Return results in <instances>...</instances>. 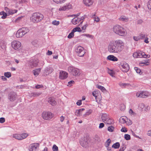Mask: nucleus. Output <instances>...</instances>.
Wrapping results in <instances>:
<instances>
[{"mask_svg":"<svg viewBox=\"0 0 151 151\" xmlns=\"http://www.w3.org/2000/svg\"><path fill=\"white\" fill-rule=\"evenodd\" d=\"M56 4H61L65 2L66 0H52Z\"/></svg>","mask_w":151,"mask_h":151,"instance_id":"nucleus-34","label":"nucleus"},{"mask_svg":"<svg viewBox=\"0 0 151 151\" xmlns=\"http://www.w3.org/2000/svg\"><path fill=\"white\" fill-rule=\"evenodd\" d=\"M43 86L41 85H37L35 86V88L37 89H39L40 88H42Z\"/></svg>","mask_w":151,"mask_h":151,"instance_id":"nucleus-64","label":"nucleus"},{"mask_svg":"<svg viewBox=\"0 0 151 151\" xmlns=\"http://www.w3.org/2000/svg\"><path fill=\"white\" fill-rule=\"evenodd\" d=\"M104 124L103 123H101L99 124V128H102L103 127H104Z\"/></svg>","mask_w":151,"mask_h":151,"instance_id":"nucleus-63","label":"nucleus"},{"mask_svg":"<svg viewBox=\"0 0 151 151\" xmlns=\"http://www.w3.org/2000/svg\"><path fill=\"white\" fill-rule=\"evenodd\" d=\"M108 115L107 114H103L102 115V119L103 122L104 123L108 119Z\"/></svg>","mask_w":151,"mask_h":151,"instance_id":"nucleus-25","label":"nucleus"},{"mask_svg":"<svg viewBox=\"0 0 151 151\" xmlns=\"http://www.w3.org/2000/svg\"><path fill=\"white\" fill-rule=\"evenodd\" d=\"M92 112V111L91 109L88 110L86 113L85 115H88L90 114Z\"/></svg>","mask_w":151,"mask_h":151,"instance_id":"nucleus-58","label":"nucleus"},{"mask_svg":"<svg viewBox=\"0 0 151 151\" xmlns=\"http://www.w3.org/2000/svg\"><path fill=\"white\" fill-rule=\"evenodd\" d=\"M65 6L66 7V9H69L72 8V6L71 4H66Z\"/></svg>","mask_w":151,"mask_h":151,"instance_id":"nucleus-51","label":"nucleus"},{"mask_svg":"<svg viewBox=\"0 0 151 151\" xmlns=\"http://www.w3.org/2000/svg\"><path fill=\"white\" fill-rule=\"evenodd\" d=\"M0 15H2L1 17V18L3 19H5L6 18L8 15L7 14H6V12L4 11H2L0 12Z\"/></svg>","mask_w":151,"mask_h":151,"instance_id":"nucleus-29","label":"nucleus"},{"mask_svg":"<svg viewBox=\"0 0 151 151\" xmlns=\"http://www.w3.org/2000/svg\"><path fill=\"white\" fill-rule=\"evenodd\" d=\"M120 147V144L119 142H117L114 144L112 146V147L114 149H118Z\"/></svg>","mask_w":151,"mask_h":151,"instance_id":"nucleus-33","label":"nucleus"},{"mask_svg":"<svg viewBox=\"0 0 151 151\" xmlns=\"http://www.w3.org/2000/svg\"><path fill=\"white\" fill-rule=\"evenodd\" d=\"M120 68L124 72H127L129 69V65L125 62H123L121 63Z\"/></svg>","mask_w":151,"mask_h":151,"instance_id":"nucleus-11","label":"nucleus"},{"mask_svg":"<svg viewBox=\"0 0 151 151\" xmlns=\"http://www.w3.org/2000/svg\"><path fill=\"white\" fill-rule=\"evenodd\" d=\"M127 120V117L125 116H123L120 118V122L121 123L124 124L126 122Z\"/></svg>","mask_w":151,"mask_h":151,"instance_id":"nucleus-27","label":"nucleus"},{"mask_svg":"<svg viewBox=\"0 0 151 151\" xmlns=\"http://www.w3.org/2000/svg\"><path fill=\"white\" fill-rule=\"evenodd\" d=\"M76 51L79 57L83 56L85 53L84 48L81 46H78L76 49Z\"/></svg>","mask_w":151,"mask_h":151,"instance_id":"nucleus-9","label":"nucleus"},{"mask_svg":"<svg viewBox=\"0 0 151 151\" xmlns=\"http://www.w3.org/2000/svg\"><path fill=\"white\" fill-rule=\"evenodd\" d=\"M124 47V43L121 40L118 39L110 42L108 47L110 52L118 53L121 52Z\"/></svg>","mask_w":151,"mask_h":151,"instance_id":"nucleus-1","label":"nucleus"},{"mask_svg":"<svg viewBox=\"0 0 151 151\" xmlns=\"http://www.w3.org/2000/svg\"><path fill=\"white\" fill-rule=\"evenodd\" d=\"M150 96V93L147 91H139L136 93L137 98H145L149 97Z\"/></svg>","mask_w":151,"mask_h":151,"instance_id":"nucleus-7","label":"nucleus"},{"mask_svg":"<svg viewBox=\"0 0 151 151\" xmlns=\"http://www.w3.org/2000/svg\"><path fill=\"white\" fill-rule=\"evenodd\" d=\"M88 24H86L81 27L82 29V30H85L86 29L87 27H88Z\"/></svg>","mask_w":151,"mask_h":151,"instance_id":"nucleus-56","label":"nucleus"},{"mask_svg":"<svg viewBox=\"0 0 151 151\" xmlns=\"http://www.w3.org/2000/svg\"><path fill=\"white\" fill-rule=\"evenodd\" d=\"M94 3V0H83V4L86 7L92 6Z\"/></svg>","mask_w":151,"mask_h":151,"instance_id":"nucleus-12","label":"nucleus"},{"mask_svg":"<svg viewBox=\"0 0 151 151\" xmlns=\"http://www.w3.org/2000/svg\"><path fill=\"white\" fill-rule=\"evenodd\" d=\"M5 121V119L4 118L1 117L0 118V122L2 123L4 122Z\"/></svg>","mask_w":151,"mask_h":151,"instance_id":"nucleus-61","label":"nucleus"},{"mask_svg":"<svg viewBox=\"0 0 151 151\" xmlns=\"http://www.w3.org/2000/svg\"><path fill=\"white\" fill-rule=\"evenodd\" d=\"M38 143L32 144L29 146V150L30 151H35L39 147Z\"/></svg>","mask_w":151,"mask_h":151,"instance_id":"nucleus-16","label":"nucleus"},{"mask_svg":"<svg viewBox=\"0 0 151 151\" xmlns=\"http://www.w3.org/2000/svg\"><path fill=\"white\" fill-rule=\"evenodd\" d=\"M82 104L81 100H78L76 102V104L77 105L80 106Z\"/></svg>","mask_w":151,"mask_h":151,"instance_id":"nucleus-62","label":"nucleus"},{"mask_svg":"<svg viewBox=\"0 0 151 151\" xmlns=\"http://www.w3.org/2000/svg\"><path fill=\"white\" fill-rule=\"evenodd\" d=\"M119 19L121 21L127 22L128 21L129 19L127 17L123 16L120 17L119 18Z\"/></svg>","mask_w":151,"mask_h":151,"instance_id":"nucleus-28","label":"nucleus"},{"mask_svg":"<svg viewBox=\"0 0 151 151\" xmlns=\"http://www.w3.org/2000/svg\"><path fill=\"white\" fill-rule=\"evenodd\" d=\"M111 142V140L110 139H108L107 140L105 144V147L108 148V147L109 146L110 143Z\"/></svg>","mask_w":151,"mask_h":151,"instance_id":"nucleus-41","label":"nucleus"},{"mask_svg":"<svg viewBox=\"0 0 151 151\" xmlns=\"http://www.w3.org/2000/svg\"><path fill=\"white\" fill-rule=\"evenodd\" d=\"M134 69L136 70V72L138 73H140L141 72L140 69L137 67H135Z\"/></svg>","mask_w":151,"mask_h":151,"instance_id":"nucleus-57","label":"nucleus"},{"mask_svg":"<svg viewBox=\"0 0 151 151\" xmlns=\"http://www.w3.org/2000/svg\"><path fill=\"white\" fill-rule=\"evenodd\" d=\"M150 62V60L149 59L145 60L144 61L140 62L139 63V65L142 66V64H145L146 65H149Z\"/></svg>","mask_w":151,"mask_h":151,"instance_id":"nucleus-24","label":"nucleus"},{"mask_svg":"<svg viewBox=\"0 0 151 151\" xmlns=\"http://www.w3.org/2000/svg\"><path fill=\"white\" fill-rule=\"evenodd\" d=\"M66 10V7L65 5L60 6L58 9L59 11H64Z\"/></svg>","mask_w":151,"mask_h":151,"instance_id":"nucleus-45","label":"nucleus"},{"mask_svg":"<svg viewBox=\"0 0 151 151\" xmlns=\"http://www.w3.org/2000/svg\"><path fill=\"white\" fill-rule=\"evenodd\" d=\"M4 76L7 78H9L11 77V75L10 72H5L4 73Z\"/></svg>","mask_w":151,"mask_h":151,"instance_id":"nucleus-44","label":"nucleus"},{"mask_svg":"<svg viewBox=\"0 0 151 151\" xmlns=\"http://www.w3.org/2000/svg\"><path fill=\"white\" fill-rule=\"evenodd\" d=\"M121 131L122 132H126L127 131V129L125 127H123L121 129Z\"/></svg>","mask_w":151,"mask_h":151,"instance_id":"nucleus-59","label":"nucleus"},{"mask_svg":"<svg viewBox=\"0 0 151 151\" xmlns=\"http://www.w3.org/2000/svg\"><path fill=\"white\" fill-rule=\"evenodd\" d=\"M145 35L142 34H140L139 36H134L133 37L134 40L136 41H137L140 40H142L145 38Z\"/></svg>","mask_w":151,"mask_h":151,"instance_id":"nucleus-17","label":"nucleus"},{"mask_svg":"<svg viewBox=\"0 0 151 151\" xmlns=\"http://www.w3.org/2000/svg\"><path fill=\"white\" fill-rule=\"evenodd\" d=\"M21 45V42L17 40H14L11 43L12 47L15 50H17L19 48Z\"/></svg>","mask_w":151,"mask_h":151,"instance_id":"nucleus-10","label":"nucleus"},{"mask_svg":"<svg viewBox=\"0 0 151 151\" xmlns=\"http://www.w3.org/2000/svg\"><path fill=\"white\" fill-rule=\"evenodd\" d=\"M72 31L74 33V32H81L82 31V30L80 29V28L79 27H76L74 28L73 29Z\"/></svg>","mask_w":151,"mask_h":151,"instance_id":"nucleus-35","label":"nucleus"},{"mask_svg":"<svg viewBox=\"0 0 151 151\" xmlns=\"http://www.w3.org/2000/svg\"><path fill=\"white\" fill-rule=\"evenodd\" d=\"M113 31L115 34L120 36H124L127 34L125 29L119 25L114 26L113 28Z\"/></svg>","mask_w":151,"mask_h":151,"instance_id":"nucleus-2","label":"nucleus"},{"mask_svg":"<svg viewBox=\"0 0 151 151\" xmlns=\"http://www.w3.org/2000/svg\"><path fill=\"white\" fill-rule=\"evenodd\" d=\"M126 108V106L124 104H121L120 105V109L122 111H123Z\"/></svg>","mask_w":151,"mask_h":151,"instance_id":"nucleus-39","label":"nucleus"},{"mask_svg":"<svg viewBox=\"0 0 151 151\" xmlns=\"http://www.w3.org/2000/svg\"><path fill=\"white\" fill-rule=\"evenodd\" d=\"M40 70L41 68H39L38 69H35V70H34L33 71L34 75L35 76H37L40 72Z\"/></svg>","mask_w":151,"mask_h":151,"instance_id":"nucleus-26","label":"nucleus"},{"mask_svg":"<svg viewBox=\"0 0 151 151\" xmlns=\"http://www.w3.org/2000/svg\"><path fill=\"white\" fill-rule=\"evenodd\" d=\"M81 20V18L76 17L72 19L71 22L73 24L76 25L78 24Z\"/></svg>","mask_w":151,"mask_h":151,"instance_id":"nucleus-19","label":"nucleus"},{"mask_svg":"<svg viewBox=\"0 0 151 151\" xmlns=\"http://www.w3.org/2000/svg\"><path fill=\"white\" fill-rule=\"evenodd\" d=\"M92 95L95 97L96 101H97V97L100 95V92L99 91H95L92 92Z\"/></svg>","mask_w":151,"mask_h":151,"instance_id":"nucleus-23","label":"nucleus"},{"mask_svg":"<svg viewBox=\"0 0 151 151\" xmlns=\"http://www.w3.org/2000/svg\"><path fill=\"white\" fill-rule=\"evenodd\" d=\"M16 94L15 93L11 92L9 94L8 98L10 101H13L16 99Z\"/></svg>","mask_w":151,"mask_h":151,"instance_id":"nucleus-18","label":"nucleus"},{"mask_svg":"<svg viewBox=\"0 0 151 151\" xmlns=\"http://www.w3.org/2000/svg\"><path fill=\"white\" fill-rule=\"evenodd\" d=\"M96 87L99 89L101 90L102 91H104L106 90V89L103 86H102L100 85H96Z\"/></svg>","mask_w":151,"mask_h":151,"instance_id":"nucleus-38","label":"nucleus"},{"mask_svg":"<svg viewBox=\"0 0 151 151\" xmlns=\"http://www.w3.org/2000/svg\"><path fill=\"white\" fill-rule=\"evenodd\" d=\"M4 10L6 11V14H7L8 16L13 14L17 13V10L16 9H10L7 7L4 8Z\"/></svg>","mask_w":151,"mask_h":151,"instance_id":"nucleus-13","label":"nucleus"},{"mask_svg":"<svg viewBox=\"0 0 151 151\" xmlns=\"http://www.w3.org/2000/svg\"><path fill=\"white\" fill-rule=\"evenodd\" d=\"M43 18L42 14L39 13H35L32 14L30 19L32 22L36 23L40 22Z\"/></svg>","mask_w":151,"mask_h":151,"instance_id":"nucleus-3","label":"nucleus"},{"mask_svg":"<svg viewBox=\"0 0 151 151\" xmlns=\"http://www.w3.org/2000/svg\"><path fill=\"white\" fill-rule=\"evenodd\" d=\"M53 71V68L52 67H49L48 68V73H51Z\"/></svg>","mask_w":151,"mask_h":151,"instance_id":"nucleus-52","label":"nucleus"},{"mask_svg":"<svg viewBox=\"0 0 151 151\" xmlns=\"http://www.w3.org/2000/svg\"><path fill=\"white\" fill-rule=\"evenodd\" d=\"M108 73L112 77H115V73L113 70L108 69Z\"/></svg>","mask_w":151,"mask_h":151,"instance_id":"nucleus-30","label":"nucleus"},{"mask_svg":"<svg viewBox=\"0 0 151 151\" xmlns=\"http://www.w3.org/2000/svg\"><path fill=\"white\" fill-rule=\"evenodd\" d=\"M85 110L83 108L79 110H76L75 113L76 115L77 116H80L82 114V112Z\"/></svg>","mask_w":151,"mask_h":151,"instance_id":"nucleus-21","label":"nucleus"},{"mask_svg":"<svg viewBox=\"0 0 151 151\" xmlns=\"http://www.w3.org/2000/svg\"><path fill=\"white\" fill-rule=\"evenodd\" d=\"M53 151H58V147L55 145H53L52 147Z\"/></svg>","mask_w":151,"mask_h":151,"instance_id":"nucleus-54","label":"nucleus"},{"mask_svg":"<svg viewBox=\"0 0 151 151\" xmlns=\"http://www.w3.org/2000/svg\"><path fill=\"white\" fill-rule=\"evenodd\" d=\"M147 7L148 9L151 11V0H150L148 2Z\"/></svg>","mask_w":151,"mask_h":151,"instance_id":"nucleus-53","label":"nucleus"},{"mask_svg":"<svg viewBox=\"0 0 151 151\" xmlns=\"http://www.w3.org/2000/svg\"><path fill=\"white\" fill-rule=\"evenodd\" d=\"M68 76V73L66 72L61 70L60 72L59 78L60 79L64 80L66 79Z\"/></svg>","mask_w":151,"mask_h":151,"instance_id":"nucleus-14","label":"nucleus"},{"mask_svg":"<svg viewBox=\"0 0 151 151\" xmlns=\"http://www.w3.org/2000/svg\"><path fill=\"white\" fill-rule=\"evenodd\" d=\"M114 127L112 126H111L108 127V130L110 132H113L114 130Z\"/></svg>","mask_w":151,"mask_h":151,"instance_id":"nucleus-40","label":"nucleus"},{"mask_svg":"<svg viewBox=\"0 0 151 151\" xmlns=\"http://www.w3.org/2000/svg\"><path fill=\"white\" fill-rule=\"evenodd\" d=\"M74 36V32L72 31L69 34L68 36V38L70 39L73 37Z\"/></svg>","mask_w":151,"mask_h":151,"instance_id":"nucleus-47","label":"nucleus"},{"mask_svg":"<svg viewBox=\"0 0 151 151\" xmlns=\"http://www.w3.org/2000/svg\"><path fill=\"white\" fill-rule=\"evenodd\" d=\"M39 60L37 58H33L31 59L29 61H27V63L29 64V66L31 68L37 66L38 65Z\"/></svg>","mask_w":151,"mask_h":151,"instance_id":"nucleus-8","label":"nucleus"},{"mask_svg":"<svg viewBox=\"0 0 151 151\" xmlns=\"http://www.w3.org/2000/svg\"><path fill=\"white\" fill-rule=\"evenodd\" d=\"M54 115L50 112H48V119H50Z\"/></svg>","mask_w":151,"mask_h":151,"instance_id":"nucleus-43","label":"nucleus"},{"mask_svg":"<svg viewBox=\"0 0 151 151\" xmlns=\"http://www.w3.org/2000/svg\"><path fill=\"white\" fill-rule=\"evenodd\" d=\"M20 135L21 137V140L25 139L28 136V134L26 133L21 134H20Z\"/></svg>","mask_w":151,"mask_h":151,"instance_id":"nucleus-42","label":"nucleus"},{"mask_svg":"<svg viewBox=\"0 0 151 151\" xmlns=\"http://www.w3.org/2000/svg\"><path fill=\"white\" fill-rule=\"evenodd\" d=\"M13 137L18 140H21L20 134H15L13 135Z\"/></svg>","mask_w":151,"mask_h":151,"instance_id":"nucleus-37","label":"nucleus"},{"mask_svg":"<svg viewBox=\"0 0 151 151\" xmlns=\"http://www.w3.org/2000/svg\"><path fill=\"white\" fill-rule=\"evenodd\" d=\"M93 19L94 20L97 22H99L100 21L99 18L97 16L94 15Z\"/></svg>","mask_w":151,"mask_h":151,"instance_id":"nucleus-46","label":"nucleus"},{"mask_svg":"<svg viewBox=\"0 0 151 151\" xmlns=\"http://www.w3.org/2000/svg\"><path fill=\"white\" fill-rule=\"evenodd\" d=\"M133 56L134 58H148L150 57L149 55H146L145 53L142 51H139L134 52L133 54Z\"/></svg>","mask_w":151,"mask_h":151,"instance_id":"nucleus-5","label":"nucleus"},{"mask_svg":"<svg viewBox=\"0 0 151 151\" xmlns=\"http://www.w3.org/2000/svg\"><path fill=\"white\" fill-rule=\"evenodd\" d=\"M113 120L112 119L109 118V117L108 119L107 120L105 123L107 124H110L113 123Z\"/></svg>","mask_w":151,"mask_h":151,"instance_id":"nucleus-32","label":"nucleus"},{"mask_svg":"<svg viewBox=\"0 0 151 151\" xmlns=\"http://www.w3.org/2000/svg\"><path fill=\"white\" fill-rule=\"evenodd\" d=\"M52 24L53 25L58 26L60 24V22L56 20H54L52 22Z\"/></svg>","mask_w":151,"mask_h":151,"instance_id":"nucleus-48","label":"nucleus"},{"mask_svg":"<svg viewBox=\"0 0 151 151\" xmlns=\"http://www.w3.org/2000/svg\"><path fill=\"white\" fill-rule=\"evenodd\" d=\"M129 113L132 116H134L136 114L133 111L132 109H131L129 110Z\"/></svg>","mask_w":151,"mask_h":151,"instance_id":"nucleus-49","label":"nucleus"},{"mask_svg":"<svg viewBox=\"0 0 151 151\" xmlns=\"http://www.w3.org/2000/svg\"><path fill=\"white\" fill-rule=\"evenodd\" d=\"M145 107V105L143 103H141L139 105L138 109L141 111H143V109Z\"/></svg>","mask_w":151,"mask_h":151,"instance_id":"nucleus-31","label":"nucleus"},{"mask_svg":"<svg viewBox=\"0 0 151 151\" xmlns=\"http://www.w3.org/2000/svg\"><path fill=\"white\" fill-rule=\"evenodd\" d=\"M124 138L125 139L127 140H130L131 138L130 135L128 134H125Z\"/></svg>","mask_w":151,"mask_h":151,"instance_id":"nucleus-50","label":"nucleus"},{"mask_svg":"<svg viewBox=\"0 0 151 151\" xmlns=\"http://www.w3.org/2000/svg\"><path fill=\"white\" fill-rule=\"evenodd\" d=\"M42 117L45 119H47V112H43L42 114Z\"/></svg>","mask_w":151,"mask_h":151,"instance_id":"nucleus-36","label":"nucleus"},{"mask_svg":"<svg viewBox=\"0 0 151 151\" xmlns=\"http://www.w3.org/2000/svg\"><path fill=\"white\" fill-rule=\"evenodd\" d=\"M107 60L113 61H117L118 60V58L114 55H110L108 56L107 58Z\"/></svg>","mask_w":151,"mask_h":151,"instance_id":"nucleus-20","label":"nucleus"},{"mask_svg":"<svg viewBox=\"0 0 151 151\" xmlns=\"http://www.w3.org/2000/svg\"><path fill=\"white\" fill-rule=\"evenodd\" d=\"M144 109V110L143 109V111H147L149 110V108L148 106H145Z\"/></svg>","mask_w":151,"mask_h":151,"instance_id":"nucleus-60","label":"nucleus"},{"mask_svg":"<svg viewBox=\"0 0 151 151\" xmlns=\"http://www.w3.org/2000/svg\"><path fill=\"white\" fill-rule=\"evenodd\" d=\"M48 101L52 106L55 105L56 104V102L55 99L53 98H49Z\"/></svg>","mask_w":151,"mask_h":151,"instance_id":"nucleus-22","label":"nucleus"},{"mask_svg":"<svg viewBox=\"0 0 151 151\" xmlns=\"http://www.w3.org/2000/svg\"><path fill=\"white\" fill-rule=\"evenodd\" d=\"M88 138L87 136L84 137L80 142V144L83 147H86L88 144Z\"/></svg>","mask_w":151,"mask_h":151,"instance_id":"nucleus-15","label":"nucleus"},{"mask_svg":"<svg viewBox=\"0 0 151 151\" xmlns=\"http://www.w3.org/2000/svg\"><path fill=\"white\" fill-rule=\"evenodd\" d=\"M74 83V81H71L68 83L67 86L70 87L72 85V84H73Z\"/></svg>","mask_w":151,"mask_h":151,"instance_id":"nucleus-55","label":"nucleus"},{"mask_svg":"<svg viewBox=\"0 0 151 151\" xmlns=\"http://www.w3.org/2000/svg\"><path fill=\"white\" fill-rule=\"evenodd\" d=\"M29 31V29L27 27H23L19 29L16 33L17 37H23Z\"/></svg>","mask_w":151,"mask_h":151,"instance_id":"nucleus-6","label":"nucleus"},{"mask_svg":"<svg viewBox=\"0 0 151 151\" xmlns=\"http://www.w3.org/2000/svg\"><path fill=\"white\" fill-rule=\"evenodd\" d=\"M68 71L71 75L74 76H79L81 73L80 70L73 66H69Z\"/></svg>","mask_w":151,"mask_h":151,"instance_id":"nucleus-4","label":"nucleus"}]
</instances>
